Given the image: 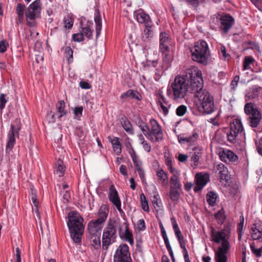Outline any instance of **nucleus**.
Returning <instances> with one entry per match:
<instances>
[{"label":"nucleus","mask_w":262,"mask_h":262,"mask_svg":"<svg viewBox=\"0 0 262 262\" xmlns=\"http://www.w3.org/2000/svg\"><path fill=\"white\" fill-rule=\"evenodd\" d=\"M202 78V72L195 67L187 69L185 75L176 76L167 94L171 93L173 100L184 98L188 93L194 94L193 89L198 86V78Z\"/></svg>","instance_id":"nucleus-1"},{"label":"nucleus","mask_w":262,"mask_h":262,"mask_svg":"<svg viewBox=\"0 0 262 262\" xmlns=\"http://www.w3.org/2000/svg\"><path fill=\"white\" fill-rule=\"evenodd\" d=\"M198 86H195L196 89H193V92L195 98V102L199 111L200 112L209 114L212 113L214 110V99L213 97L203 88V78H198Z\"/></svg>","instance_id":"nucleus-2"},{"label":"nucleus","mask_w":262,"mask_h":262,"mask_svg":"<svg viewBox=\"0 0 262 262\" xmlns=\"http://www.w3.org/2000/svg\"><path fill=\"white\" fill-rule=\"evenodd\" d=\"M191 58L195 62L203 65L208 63L209 50L208 44L204 40H201L196 42L194 46L190 48Z\"/></svg>","instance_id":"nucleus-3"},{"label":"nucleus","mask_w":262,"mask_h":262,"mask_svg":"<svg viewBox=\"0 0 262 262\" xmlns=\"http://www.w3.org/2000/svg\"><path fill=\"white\" fill-rule=\"evenodd\" d=\"M41 10L40 0H36L30 5L25 11V16L27 25L30 27L36 25L35 19L40 17Z\"/></svg>","instance_id":"nucleus-4"},{"label":"nucleus","mask_w":262,"mask_h":262,"mask_svg":"<svg viewBox=\"0 0 262 262\" xmlns=\"http://www.w3.org/2000/svg\"><path fill=\"white\" fill-rule=\"evenodd\" d=\"M244 112L248 116L249 125L252 127H256L259 124L261 118L260 112L258 111L252 103H247L244 106Z\"/></svg>","instance_id":"nucleus-5"},{"label":"nucleus","mask_w":262,"mask_h":262,"mask_svg":"<svg viewBox=\"0 0 262 262\" xmlns=\"http://www.w3.org/2000/svg\"><path fill=\"white\" fill-rule=\"evenodd\" d=\"M108 211V208L106 205H101L97 214L98 218L89 222L88 229H101L105 224Z\"/></svg>","instance_id":"nucleus-6"},{"label":"nucleus","mask_w":262,"mask_h":262,"mask_svg":"<svg viewBox=\"0 0 262 262\" xmlns=\"http://www.w3.org/2000/svg\"><path fill=\"white\" fill-rule=\"evenodd\" d=\"M21 128L20 120L16 119L12 123L7 135V142L6 146V152L9 153L15 144V136L18 137L19 131Z\"/></svg>","instance_id":"nucleus-7"},{"label":"nucleus","mask_w":262,"mask_h":262,"mask_svg":"<svg viewBox=\"0 0 262 262\" xmlns=\"http://www.w3.org/2000/svg\"><path fill=\"white\" fill-rule=\"evenodd\" d=\"M149 122L150 127H149L147 139L154 143L161 141L163 139L161 126L154 119H150Z\"/></svg>","instance_id":"nucleus-8"},{"label":"nucleus","mask_w":262,"mask_h":262,"mask_svg":"<svg viewBox=\"0 0 262 262\" xmlns=\"http://www.w3.org/2000/svg\"><path fill=\"white\" fill-rule=\"evenodd\" d=\"M170 44L169 38L168 35L162 32L160 35V49L163 54V60L166 64H168L171 59L169 55Z\"/></svg>","instance_id":"nucleus-9"},{"label":"nucleus","mask_w":262,"mask_h":262,"mask_svg":"<svg viewBox=\"0 0 262 262\" xmlns=\"http://www.w3.org/2000/svg\"><path fill=\"white\" fill-rule=\"evenodd\" d=\"M113 262H132L129 247L126 244L118 246L113 257Z\"/></svg>","instance_id":"nucleus-10"},{"label":"nucleus","mask_w":262,"mask_h":262,"mask_svg":"<svg viewBox=\"0 0 262 262\" xmlns=\"http://www.w3.org/2000/svg\"><path fill=\"white\" fill-rule=\"evenodd\" d=\"M67 224L69 229H84L83 219L76 211H70L68 214Z\"/></svg>","instance_id":"nucleus-11"},{"label":"nucleus","mask_w":262,"mask_h":262,"mask_svg":"<svg viewBox=\"0 0 262 262\" xmlns=\"http://www.w3.org/2000/svg\"><path fill=\"white\" fill-rule=\"evenodd\" d=\"M116 230H105L102 235V249L107 250L108 246L115 242Z\"/></svg>","instance_id":"nucleus-12"},{"label":"nucleus","mask_w":262,"mask_h":262,"mask_svg":"<svg viewBox=\"0 0 262 262\" xmlns=\"http://www.w3.org/2000/svg\"><path fill=\"white\" fill-rule=\"evenodd\" d=\"M195 178L196 185L194 188V191L198 192L202 189L209 181V175L208 173L202 174V173H197Z\"/></svg>","instance_id":"nucleus-13"},{"label":"nucleus","mask_w":262,"mask_h":262,"mask_svg":"<svg viewBox=\"0 0 262 262\" xmlns=\"http://www.w3.org/2000/svg\"><path fill=\"white\" fill-rule=\"evenodd\" d=\"M157 95L159 99L157 101L158 105L160 106L164 116H166L168 113V110L172 108V105L165 98L161 91L158 92Z\"/></svg>","instance_id":"nucleus-14"},{"label":"nucleus","mask_w":262,"mask_h":262,"mask_svg":"<svg viewBox=\"0 0 262 262\" xmlns=\"http://www.w3.org/2000/svg\"><path fill=\"white\" fill-rule=\"evenodd\" d=\"M211 235L213 242L219 244L221 241L229 239L230 232L229 230H211Z\"/></svg>","instance_id":"nucleus-15"},{"label":"nucleus","mask_w":262,"mask_h":262,"mask_svg":"<svg viewBox=\"0 0 262 262\" xmlns=\"http://www.w3.org/2000/svg\"><path fill=\"white\" fill-rule=\"evenodd\" d=\"M220 159L226 163L234 162L238 160V157L233 151L228 149H223L220 152Z\"/></svg>","instance_id":"nucleus-16"},{"label":"nucleus","mask_w":262,"mask_h":262,"mask_svg":"<svg viewBox=\"0 0 262 262\" xmlns=\"http://www.w3.org/2000/svg\"><path fill=\"white\" fill-rule=\"evenodd\" d=\"M137 21L141 24H145V27H152L151 21L149 16L143 10H139L135 13Z\"/></svg>","instance_id":"nucleus-17"},{"label":"nucleus","mask_w":262,"mask_h":262,"mask_svg":"<svg viewBox=\"0 0 262 262\" xmlns=\"http://www.w3.org/2000/svg\"><path fill=\"white\" fill-rule=\"evenodd\" d=\"M220 21L221 24L220 28L224 33H227L233 24L234 19L230 15H225L220 18Z\"/></svg>","instance_id":"nucleus-18"},{"label":"nucleus","mask_w":262,"mask_h":262,"mask_svg":"<svg viewBox=\"0 0 262 262\" xmlns=\"http://www.w3.org/2000/svg\"><path fill=\"white\" fill-rule=\"evenodd\" d=\"M99 230H89V233L92 235V245L96 250L100 248V233Z\"/></svg>","instance_id":"nucleus-19"},{"label":"nucleus","mask_w":262,"mask_h":262,"mask_svg":"<svg viewBox=\"0 0 262 262\" xmlns=\"http://www.w3.org/2000/svg\"><path fill=\"white\" fill-rule=\"evenodd\" d=\"M128 98L135 99L137 100H141L142 99V96L138 91L131 89L123 93L120 96V99L123 101Z\"/></svg>","instance_id":"nucleus-20"},{"label":"nucleus","mask_w":262,"mask_h":262,"mask_svg":"<svg viewBox=\"0 0 262 262\" xmlns=\"http://www.w3.org/2000/svg\"><path fill=\"white\" fill-rule=\"evenodd\" d=\"M121 238L125 242H128L131 246L134 244L133 235L131 230H119Z\"/></svg>","instance_id":"nucleus-21"},{"label":"nucleus","mask_w":262,"mask_h":262,"mask_svg":"<svg viewBox=\"0 0 262 262\" xmlns=\"http://www.w3.org/2000/svg\"><path fill=\"white\" fill-rule=\"evenodd\" d=\"M216 169L219 171L220 179L227 182L229 178L227 168L223 164L221 163L217 165Z\"/></svg>","instance_id":"nucleus-22"},{"label":"nucleus","mask_w":262,"mask_h":262,"mask_svg":"<svg viewBox=\"0 0 262 262\" xmlns=\"http://www.w3.org/2000/svg\"><path fill=\"white\" fill-rule=\"evenodd\" d=\"M108 199L113 204L120 201L118 193L114 185H112L109 188Z\"/></svg>","instance_id":"nucleus-23"},{"label":"nucleus","mask_w":262,"mask_h":262,"mask_svg":"<svg viewBox=\"0 0 262 262\" xmlns=\"http://www.w3.org/2000/svg\"><path fill=\"white\" fill-rule=\"evenodd\" d=\"M171 173L172 174V176L170 179V184L171 185L170 188L174 189H180L181 187V184L179 180V174L178 172L177 171Z\"/></svg>","instance_id":"nucleus-24"},{"label":"nucleus","mask_w":262,"mask_h":262,"mask_svg":"<svg viewBox=\"0 0 262 262\" xmlns=\"http://www.w3.org/2000/svg\"><path fill=\"white\" fill-rule=\"evenodd\" d=\"M192 150V152L190 153L191 161L194 162L195 165H196L202 154V149L199 147L194 146Z\"/></svg>","instance_id":"nucleus-25"},{"label":"nucleus","mask_w":262,"mask_h":262,"mask_svg":"<svg viewBox=\"0 0 262 262\" xmlns=\"http://www.w3.org/2000/svg\"><path fill=\"white\" fill-rule=\"evenodd\" d=\"M70 236L75 244H81L83 230H69Z\"/></svg>","instance_id":"nucleus-26"},{"label":"nucleus","mask_w":262,"mask_h":262,"mask_svg":"<svg viewBox=\"0 0 262 262\" xmlns=\"http://www.w3.org/2000/svg\"><path fill=\"white\" fill-rule=\"evenodd\" d=\"M244 129L242 122L238 119H234L230 124V130L236 132L237 134H241Z\"/></svg>","instance_id":"nucleus-27"},{"label":"nucleus","mask_w":262,"mask_h":262,"mask_svg":"<svg viewBox=\"0 0 262 262\" xmlns=\"http://www.w3.org/2000/svg\"><path fill=\"white\" fill-rule=\"evenodd\" d=\"M156 176L158 178L159 183L164 185L168 182L167 174L162 169H158L156 170Z\"/></svg>","instance_id":"nucleus-28"},{"label":"nucleus","mask_w":262,"mask_h":262,"mask_svg":"<svg viewBox=\"0 0 262 262\" xmlns=\"http://www.w3.org/2000/svg\"><path fill=\"white\" fill-rule=\"evenodd\" d=\"M94 20L96 25V37L97 38L100 34L102 28L101 16L98 10L95 11Z\"/></svg>","instance_id":"nucleus-29"},{"label":"nucleus","mask_w":262,"mask_h":262,"mask_svg":"<svg viewBox=\"0 0 262 262\" xmlns=\"http://www.w3.org/2000/svg\"><path fill=\"white\" fill-rule=\"evenodd\" d=\"M56 107L57 110L58 114V117L59 118H60L67 114V111L64 109L65 102L63 100H59L58 101L56 104Z\"/></svg>","instance_id":"nucleus-30"},{"label":"nucleus","mask_w":262,"mask_h":262,"mask_svg":"<svg viewBox=\"0 0 262 262\" xmlns=\"http://www.w3.org/2000/svg\"><path fill=\"white\" fill-rule=\"evenodd\" d=\"M25 10L26 6L24 4L21 3L17 4L16 12L18 15V19L19 23H21L23 21Z\"/></svg>","instance_id":"nucleus-31"},{"label":"nucleus","mask_w":262,"mask_h":262,"mask_svg":"<svg viewBox=\"0 0 262 262\" xmlns=\"http://www.w3.org/2000/svg\"><path fill=\"white\" fill-rule=\"evenodd\" d=\"M66 167L63 165V161L59 159L55 164V172L58 174L59 177H62L64 173Z\"/></svg>","instance_id":"nucleus-32"},{"label":"nucleus","mask_w":262,"mask_h":262,"mask_svg":"<svg viewBox=\"0 0 262 262\" xmlns=\"http://www.w3.org/2000/svg\"><path fill=\"white\" fill-rule=\"evenodd\" d=\"M121 124L124 130L129 134L133 135L134 133L133 127L130 121L125 117L122 119Z\"/></svg>","instance_id":"nucleus-33"},{"label":"nucleus","mask_w":262,"mask_h":262,"mask_svg":"<svg viewBox=\"0 0 262 262\" xmlns=\"http://www.w3.org/2000/svg\"><path fill=\"white\" fill-rule=\"evenodd\" d=\"M111 142L112 144L114 151L117 155H119L121 152V147L119 138L115 137L114 139L111 140Z\"/></svg>","instance_id":"nucleus-34"},{"label":"nucleus","mask_w":262,"mask_h":262,"mask_svg":"<svg viewBox=\"0 0 262 262\" xmlns=\"http://www.w3.org/2000/svg\"><path fill=\"white\" fill-rule=\"evenodd\" d=\"M217 199V194L213 191H209L206 195V201L211 206H214Z\"/></svg>","instance_id":"nucleus-35"},{"label":"nucleus","mask_w":262,"mask_h":262,"mask_svg":"<svg viewBox=\"0 0 262 262\" xmlns=\"http://www.w3.org/2000/svg\"><path fill=\"white\" fill-rule=\"evenodd\" d=\"M151 28L145 27L144 32L142 35V39L144 41H148L150 38L153 36V31L151 29Z\"/></svg>","instance_id":"nucleus-36"},{"label":"nucleus","mask_w":262,"mask_h":262,"mask_svg":"<svg viewBox=\"0 0 262 262\" xmlns=\"http://www.w3.org/2000/svg\"><path fill=\"white\" fill-rule=\"evenodd\" d=\"M229 239L224 240L222 242L221 247L219 248L218 252L227 254L230 249Z\"/></svg>","instance_id":"nucleus-37"},{"label":"nucleus","mask_w":262,"mask_h":262,"mask_svg":"<svg viewBox=\"0 0 262 262\" xmlns=\"http://www.w3.org/2000/svg\"><path fill=\"white\" fill-rule=\"evenodd\" d=\"M74 18L69 15L64 17L63 19L64 27L66 29H71L74 23Z\"/></svg>","instance_id":"nucleus-38"},{"label":"nucleus","mask_w":262,"mask_h":262,"mask_svg":"<svg viewBox=\"0 0 262 262\" xmlns=\"http://www.w3.org/2000/svg\"><path fill=\"white\" fill-rule=\"evenodd\" d=\"M215 217L219 224H223L225 219V215L223 209L219 210L216 213H215Z\"/></svg>","instance_id":"nucleus-39"},{"label":"nucleus","mask_w":262,"mask_h":262,"mask_svg":"<svg viewBox=\"0 0 262 262\" xmlns=\"http://www.w3.org/2000/svg\"><path fill=\"white\" fill-rule=\"evenodd\" d=\"M152 203L155 208H160L161 206V201L159 198V195L156 192L154 194L151 200Z\"/></svg>","instance_id":"nucleus-40"},{"label":"nucleus","mask_w":262,"mask_h":262,"mask_svg":"<svg viewBox=\"0 0 262 262\" xmlns=\"http://www.w3.org/2000/svg\"><path fill=\"white\" fill-rule=\"evenodd\" d=\"M139 123V127L142 131L144 136L147 138L148 134L149 133V127L146 124H145L141 119H140Z\"/></svg>","instance_id":"nucleus-41"},{"label":"nucleus","mask_w":262,"mask_h":262,"mask_svg":"<svg viewBox=\"0 0 262 262\" xmlns=\"http://www.w3.org/2000/svg\"><path fill=\"white\" fill-rule=\"evenodd\" d=\"M175 234L179 241L180 247L184 248L185 246V240L181 233V230H175Z\"/></svg>","instance_id":"nucleus-42"},{"label":"nucleus","mask_w":262,"mask_h":262,"mask_svg":"<svg viewBox=\"0 0 262 262\" xmlns=\"http://www.w3.org/2000/svg\"><path fill=\"white\" fill-rule=\"evenodd\" d=\"M64 56L67 58L68 62L70 63L73 61V51L70 47H66L64 50Z\"/></svg>","instance_id":"nucleus-43"},{"label":"nucleus","mask_w":262,"mask_h":262,"mask_svg":"<svg viewBox=\"0 0 262 262\" xmlns=\"http://www.w3.org/2000/svg\"><path fill=\"white\" fill-rule=\"evenodd\" d=\"M238 134L234 132H231L229 130V132L227 134V137L228 141L232 143H234L236 142V137H237Z\"/></svg>","instance_id":"nucleus-44"},{"label":"nucleus","mask_w":262,"mask_h":262,"mask_svg":"<svg viewBox=\"0 0 262 262\" xmlns=\"http://www.w3.org/2000/svg\"><path fill=\"white\" fill-rule=\"evenodd\" d=\"M215 259L216 262H227V257L226 254L218 252L215 253Z\"/></svg>","instance_id":"nucleus-45"},{"label":"nucleus","mask_w":262,"mask_h":262,"mask_svg":"<svg viewBox=\"0 0 262 262\" xmlns=\"http://www.w3.org/2000/svg\"><path fill=\"white\" fill-rule=\"evenodd\" d=\"M187 108L184 105H181L178 106L176 111V114L179 116H183L186 113Z\"/></svg>","instance_id":"nucleus-46"},{"label":"nucleus","mask_w":262,"mask_h":262,"mask_svg":"<svg viewBox=\"0 0 262 262\" xmlns=\"http://www.w3.org/2000/svg\"><path fill=\"white\" fill-rule=\"evenodd\" d=\"M93 31L88 27H83L82 29L81 34L83 36L84 35L88 38L91 39L92 37Z\"/></svg>","instance_id":"nucleus-47"},{"label":"nucleus","mask_w":262,"mask_h":262,"mask_svg":"<svg viewBox=\"0 0 262 262\" xmlns=\"http://www.w3.org/2000/svg\"><path fill=\"white\" fill-rule=\"evenodd\" d=\"M253 58L250 56H246L243 62V70H247L249 68L250 64L253 61Z\"/></svg>","instance_id":"nucleus-48"},{"label":"nucleus","mask_w":262,"mask_h":262,"mask_svg":"<svg viewBox=\"0 0 262 262\" xmlns=\"http://www.w3.org/2000/svg\"><path fill=\"white\" fill-rule=\"evenodd\" d=\"M169 195L170 197V199L173 201H177L179 197H180V194L178 192V190L174 189H171L169 193Z\"/></svg>","instance_id":"nucleus-49"},{"label":"nucleus","mask_w":262,"mask_h":262,"mask_svg":"<svg viewBox=\"0 0 262 262\" xmlns=\"http://www.w3.org/2000/svg\"><path fill=\"white\" fill-rule=\"evenodd\" d=\"M83 110V108L82 106H78L75 107L74 110V113L75 116V118H76L77 120H80V118L82 115Z\"/></svg>","instance_id":"nucleus-50"},{"label":"nucleus","mask_w":262,"mask_h":262,"mask_svg":"<svg viewBox=\"0 0 262 262\" xmlns=\"http://www.w3.org/2000/svg\"><path fill=\"white\" fill-rule=\"evenodd\" d=\"M198 137H199L198 134L196 132H194L192 133V135H191L189 137H186V142L193 143L195 141L197 140V139H198Z\"/></svg>","instance_id":"nucleus-51"},{"label":"nucleus","mask_w":262,"mask_h":262,"mask_svg":"<svg viewBox=\"0 0 262 262\" xmlns=\"http://www.w3.org/2000/svg\"><path fill=\"white\" fill-rule=\"evenodd\" d=\"M165 163L167 166L168 167V170L171 173H173L178 171L174 168L172 167V161L170 158H167L166 159Z\"/></svg>","instance_id":"nucleus-52"},{"label":"nucleus","mask_w":262,"mask_h":262,"mask_svg":"<svg viewBox=\"0 0 262 262\" xmlns=\"http://www.w3.org/2000/svg\"><path fill=\"white\" fill-rule=\"evenodd\" d=\"M7 100L6 99V95L4 94H1L0 95V110L2 111L5 107V104L7 102Z\"/></svg>","instance_id":"nucleus-53"},{"label":"nucleus","mask_w":262,"mask_h":262,"mask_svg":"<svg viewBox=\"0 0 262 262\" xmlns=\"http://www.w3.org/2000/svg\"><path fill=\"white\" fill-rule=\"evenodd\" d=\"M251 232L252 238L254 239H257L261 237L262 230H251Z\"/></svg>","instance_id":"nucleus-54"},{"label":"nucleus","mask_w":262,"mask_h":262,"mask_svg":"<svg viewBox=\"0 0 262 262\" xmlns=\"http://www.w3.org/2000/svg\"><path fill=\"white\" fill-rule=\"evenodd\" d=\"M239 79V76L238 75L235 76L233 79L232 80L231 82V88L232 90H235V88L237 87L238 85V82Z\"/></svg>","instance_id":"nucleus-55"},{"label":"nucleus","mask_w":262,"mask_h":262,"mask_svg":"<svg viewBox=\"0 0 262 262\" xmlns=\"http://www.w3.org/2000/svg\"><path fill=\"white\" fill-rule=\"evenodd\" d=\"M255 145L257 152L260 155H262V137L258 139V141H255Z\"/></svg>","instance_id":"nucleus-56"},{"label":"nucleus","mask_w":262,"mask_h":262,"mask_svg":"<svg viewBox=\"0 0 262 262\" xmlns=\"http://www.w3.org/2000/svg\"><path fill=\"white\" fill-rule=\"evenodd\" d=\"M251 250L252 252L257 257H260L261 256V253L262 251V247L259 248V249H255L254 248V246L253 245H250Z\"/></svg>","instance_id":"nucleus-57"},{"label":"nucleus","mask_w":262,"mask_h":262,"mask_svg":"<svg viewBox=\"0 0 262 262\" xmlns=\"http://www.w3.org/2000/svg\"><path fill=\"white\" fill-rule=\"evenodd\" d=\"M73 40L75 41L81 42L83 41L84 37L81 33L74 34L73 35Z\"/></svg>","instance_id":"nucleus-58"},{"label":"nucleus","mask_w":262,"mask_h":262,"mask_svg":"<svg viewBox=\"0 0 262 262\" xmlns=\"http://www.w3.org/2000/svg\"><path fill=\"white\" fill-rule=\"evenodd\" d=\"M8 43L6 40H3L0 41V52L4 53L7 50Z\"/></svg>","instance_id":"nucleus-59"},{"label":"nucleus","mask_w":262,"mask_h":262,"mask_svg":"<svg viewBox=\"0 0 262 262\" xmlns=\"http://www.w3.org/2000/svg\"><path fill=\"white\" fill-rule=\"evenodd\" d=\"M220 52H221L220 54L222 55V56L225 59H228L229 57H230V55L229 54H227L226 53V48L225 46H221V47L220 48Z\"/></svg>","instance_id":"nucleus-60"},{"label":"nucleus","mask_w":262,"mask_h":262,"mask_svg":"<svg viewBox=\"0 0 262 262\" xmlns=\"http://www.w3.org/2000/svg\"><path fill=\"white\" fill-rule=\"evenodd\" d=\"M259 11H262V0H251Z\"/></svg>","instance_id":"nucleus-61"},{"label":"nucleus","mask_w":262,"mask_h":262,"mask_svg":"<svg viewBox=\"0 0 262 262\" xmlns=\"http://www.w3.org/2000/svg\"><path fill=\"white\" fill-rule=\"evenodd\" d=\"M137 229H143L145 228V222L143 219L139 220L137 223Z\"/></svg>","instance_id":"nucleus-62"},{"label":"nucleus","mask_w":262,"mask_h":262,"mask_svg":"<svg viewBox=\"0 0 262 262\" xmlns=\"http://www.w3.org/2000/svg\"><path fill=\"white\" fill-rule=\"evenodd\" d=\"M244 225V218L243 215H241L239 217V222L237 225V229H243Z\"/></svg>","instance_id":"nucleus-63"},{"label":"nucleus","mask_w":262,"mask_h":262,"mask_svg":"<svg viewBox=\"0 0 262 262\" xmlns=\"http://www.w3.org/2000/svg\"><path fill=\"white\" fill-rule=\"evenodd\" d=\"M79 85L83 89H90L91 88V85L86 81H80Z\"/></svg>","instance_id":"nucleus-64"}]
</instances>
